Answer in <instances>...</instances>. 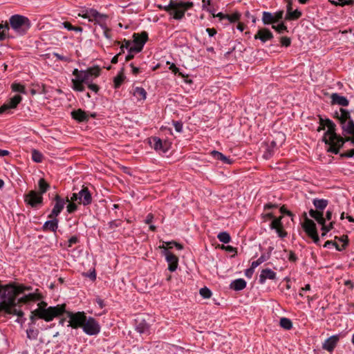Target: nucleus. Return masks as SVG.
<instances>
[{
    "label": "nucleus",
    "instance_id": "obj_1",
    "mask_svg": "<svg viewBox=\"0 0 354 354\" xmlns=\"http://www.w3.org/2000/svg\"><path fill=\"white\" fill-rule=\"evenodd\" d=\"M319 118V126L317 131L320 132L327 128V131L325 132L322 140L328 145V151L337 154L339 149L344 143V138L337 135L335 132V124L332 120L330 119H323L320 115Z\"/></svg>",
    "mask_w": 354,
    "mask_h": 354
},
{
    "label": "nucleus",
    "instance_id": "obj_2",
    "mask_svg": "<svg viewBox=\"0 0 354 354\" xmlns=\"http://www.w3.org/2000/svg\"><path fill=\"white\" fill-rule=\"evenodd\" d=\"M21 287H17L12 285L5 286L0 285V301L7 306L8 314L22 317L24 313L21 310L13 308L16 305V297L23 292Z\"/></svg>",
    "mask_w": 354,
    "mask_h": 354
},
{
    "label": "nucleus",
    "instance_id": "obj_3",
    "mask_svg": "<svg viewBox=\"0 0 354 354\" xmlns=\"http://www.w3.org/2000/svg\"><path fill=\"white\" fill-rule=\"evenodd\" d=\"M192 2H177L170 1L169 5L165 6H158L160 9H163L173 16L174 19L180 20L185 16L187 10L193 7Z\"/></svg>",
    "mask_w": 354,
    "mask_h": 354
},
{
    "label": "nucleus",
    "instance_id": "obj_4",
    "mask_svg": "<svg viewBox=\"0 0 354 354\" xmlns=\"http://www.w3.org/2000/svg\"><path fill=\"white\" fill-rule=\"evenodd\" d=\"M65 310L66 305L60 304L55 306H50L47 308H37L33 311V313L38 318L48 322L53 321L54 318L62 315L65 313Z\"/></svg>",
    "mask_w": 354,
    "mask_h": 354
},
{
    "label": "nucleus",
    "instance_id": "obj_5",
    "mask_svg": "<svg viewBox=\"0 0 354 354\" xmlns=\"http://www.w3.org/2000/svg\"><path fill=\"white\" fill-rule=\"evenodd\" d=\"M9 21L10 27L19 35L26 33L30 27V20L22 15H12Z\"/></svg>",
    "mask_w": 354,
    "mask_h": 354
},
{
    "label": "nucleus",
    "instance_id": "obj_6",
    "mask_svg": "<svg viewBox=\"0 0 354 354\" xmlns=\"http://www.w3.org/2000/svg\"><path fill=\"white\" fill-rule=\"evenodd\" d=\"M79 17L87 19L89 21L94 22L95 24L104 26L107 19V16L98 12L95 9H86L78 14Z\"/></svg>",
    "mask_w": 354,
    "mask_h": 354
},
{
    "label": "nucleus",
    "instance_id": "obj_7",
    "mask_svg": "<svg viewBox=\"0 0 354 354\" xmlns=\"http://www.w3.org/2000/svg\"><path fill=\"white\" fill-rule=\"evenodd\" d=\"M71 201H77L78 204L84 206L91 204L93 198L87 187L83 186L78 193H73L70 198Z\"/></svg>",
    "mask_w": 354,
    "mask_h": 354
},
{
    "label": "nucleus",
    "instance_id": "obj_8",
    "mask_svg": "<svg viewBox=\"0 0 354 354\" xmlns=\"http://www.w3.org/2000/svg\"><path fill=\"white\" fill-rule=\"evenodd\" d=\"M67 317H68V327H71L72 328H82L84 322L86 321V315L84 312H66Z\"/></svg>",
    "mask_w": 354,
    "mask_h": 354
},
{
    "label": "nucleus",
    "instance_id": "obj_9",
    "mask_svg": "<svg viewBox=\"0 0 354 354\" xmlns=\"http://www.w3.org/2000/svg\"><path fill=\"white\" fill-rule=\"evenodd\" d=\"M304 221L302 223V227L305 232L308 234L309 237H310L313 241L317 243L319 241V238L317 234L316 225L313 221L308 218L306 216V214L304 213Z\"/></svg>",
    "mask_w": 354,
    "mask_h": 354
},
{
    "label": "nucleus",
    "instance_id": "obj_10",
    "mask_svg": "<svg viewBox=\"0 0 354 354\" xmlns=\"http://www.w3.org/2000/svg\"><path fill=\"white\" fill-rule=\"evenodd\" d=\"M83 331L88 335H96L100 331V326L93 317H86V321L82 326Z\"/></svg>",
    "mask_w": 354,
    "mask_h": 354
},
{
    "label": "nucleus",
    "instance_id": "obj_11",
    "mask_svg": "<svg viewBox=\"0 0 354 354\" xmlns=\"http://www.w3.org/2000/svg\"><path fill=\"white\" fill-rule=\"evenodd\" d=\"M100 74V68L98 66L91 67L86 71H82L79 78L84 84H87L93 82Z\"/></svg>",
    "mask_w": 354,
    "mask_h": 354
},
{
    "label": "nucleus",
    "instance_id": "obj_12",
    "mask_svg": "<svg viewBox=\"0 0 354 354\" xmlns=\"http://www.w3.org/2000/svg\"><path fill=\"white\" fill-rule=\"evenodd\" d=\"M149 143L158 153H166L170 149L171 143L167 140L162 141L158 137L149 138Z\"/></svg>",
    "mask_w": 354,
    "mask_h": 354
},
{
    "label": "nucleus",
    "instance_id": "obj_13",
    "mask_svg": "<svg viewBox=\"0 0 354 354\" xmlns=\"http://www.w3.org/2000/svg\"><path fill=\"white\" fill-rule=\"evenodd\" d=\"M55 204L50 214L48 216L50 218H56L64 209L66 203L71 201V200L68 198L64 200L57 194L55 197Z\"/></svg>",
    "mask_w": 354,
    "mask_h": 354
},
{
    "label": "nucleus",
    "instance_id": "obj_14",
    "mask_svg": "<svg viewBox=\"0 0 354 354\" xmlns=\"http://www.w3.org/2000/svg\"><path fill=\"white\" fill-rule=\"evenodd\" d=\"M43 197L41 194L30 191L25 197V201L32 207H36L38 204H41Z\"/></svg>",
    "mask_w": 354,
    "mask_h": 354
},
{
    "label": "nucleus",
    "instance_id": "obj_15",
    "mask_svg": "<svg viewBox=\"0 0 354 354\" xmlns=\"http://www.w3.org/2000/svg\"><path fill=\"white\" fill-rule=\"evenodd\" d=\"M22 97L20 95H15L11 97L6 104L0 107V113H4L9 109H15L21 102Z\"/></svg>",
    "mask_w": 354,
    "mask_h": 354
},
{
    "label": "nucleus",
    "instance_id": "obj_16",
    "mask_svg": "<svg viewBox=\"0 0 354 354\" xmlns=\"http://www.w3.org/2000/svg\"><path fill=\"white\" fill-rule=\"evenodd\" d=\"M165 255L166 260L169 264L168 269L171 272H174L176 270L178 264V259L171 252L165 250Z\"/></svg>",
    "mask_w": 354,
    "mask_h": 354
},
{
    "label": "nucleus",
    "instance_id": "obj_17",
    "mask_svg": "<svg viewBox=\"0 0 354 354\" xmlns=\"http://www.w3.org/2000/svg\"><path fill=\"white\" fill-rule=\"evenodd\" d=\"M339 335H332L328 337L323 344L322 348L329 352H332L339 342Z\"/></svg>",
    "mask_w": 354,
    "mask_h": 354
},
{
    "label": "nucleus",
    "instance_id": "obj_18",
    "mask_svg": "<svg viewBox=\"0 0 354 354\" xmlns=\"http://www.w3.org/2000/svg\"><path fill=\"white\" fill-rule=\"evenodd\" d=\"M276 278L277 274L275 272L270 268H266L261 270L259 281L261 284H263L267 279L274 280Z\"/></svg>",
    "mask_w": 354,
    "mask_h": 354
},
{
    "label": "nucleus",
    "instance_id": "obj_19",
    "mask_svg": "<svg viewBox=\"0 0 354 354\" xmlns=\"http://www.w3.org/2000/svg\"><path fill=\"white\" fill-rule=\"evenodd\" d=\"M272 38V33L270 30L267 28H261L259 30L257 34L254 35L255 39H260L263 43L271 40Z\"/></svg>",
    "mask_w": 354,
    "mask_h": 354
},
{
    "label": "nucleus",
    "instance_id": "obj_20",
    "mask_svg": "<svg viewBox=\"0 0 354 354\" xmlns=\"http://www.w3.org/2000/svg\"><path fill=\"white\" fill-rule=\"evenodd\" d=\"M335 117L339 121L342 127L350 120V113L347 110L341 108L339 111L335 112Z\"/></svg>",
    "mask_w": 354,
    "mask_h": 354
},
{
    "label": "nucleus",
    "instance_id": "obj_21",
    "mask_svg": "<svg viewBox=\"0 0 354 354\" xmlns=\"http://www.w3.org/2000/svg\"><path fill=\"white\" fill-rule=\"evenodd\" d=\"M331 102L332 104H339L343 106H346L348 105V100L344 96H342L338 93H333L331 95Z\"/></svg>",
    "mask_w": 354,
    "mask_h": 354
},
{
    "label": "nucleus",
    "instance_id": "obj_22",
    "mask_svg": "<svg viewBox=\"0 0 354 354\" xmlns=\"http://www.w3.org/2000/svg\"><path fill=\"white\" fill-rule=\"evenodd\" d=\"M141 45L138 46L134 42L133 44H131L129 41H127L125 42L124 45H122L121 46V48H129L130 53H137L140 52L142 50V48L144 46V41H142L140 43Z\"/></svg>",
    "mask_w": 354,
    "mask_h": 354
},
{
    "label": "nucleus",
    "instance_id": "obj_23",
    "mask_svg": "<svg viewBox=\"0 0 354 354\" xmlns=\"http://www.w3.org/2000/svg\"><path fill=\"white\" fill-rule=\"evenodd\" d=\"M72 118L78 121V122H84L87 121L88 120V117L85 111L82 109H77L76 111H73L71 113Z\"/></svg>",
    "mask_w": 354,
    "mask_h": 354
},
{
    "label": "nucleus",
    "instance_id": "obj_24",
    "mask_svg": "<svg viewBox=\"0 0 354 354\" xmlns=\"http://www.w3.org/2000/svg\"><path fill=\"white\" fill-rule=\"evenodd\" d=\"M58 227V220L56 218H51L50 221H47L43 225L44 230H50L53 232L57 231Z\"/></svg>",
    "mask_w": 354,
    "mask_h": 354
},
{
    "label": "nucleus",
    "instance_id": "obj_25",
    "mask_svg": "<svg viewBox=\"0 0 354 354\" xmlns=\"http://www.w3.org/2000/svg\"><path fill=\"white\" fill-rule=\"evenodd\" d=\"M309 214L312 218L315 219L319 224L322 225L325 223V218L323 216V212L311 209L309 211Z\"/></svg>",
    "mask_w": 354,
    "mask_h": 354
},
{
    "label": "nucleus",
    "instance_id": "obj_26",
    "mask_svg": "<svg viewBox=\"0 0 354 354\" xmlns=\"http://www.w3.org/2000/svg\"><path fill=\"white\" fill-rule=\"evenodd\" d=\"M133 42L137 45H141L140 43L142 41H144V44L147 42L148 39V34L147 32L144 31L141 33H134L133 35Z\"/></svg>",
    "mask_w": 354,
    "mask_h": 354
},
{
    "label": "nucleus",
    "instance_id": "obj_27",
    "mask_svg": "<svg viewBox=\"0 0 354 354\" xmlns=\"http://www.w3.org/2000/svg\"><path fill=\"white\" fill-rule=\"evenodd\" d=\"M246 286V282L243 279H238L233 281L230 285L232 289L234 290H241Z\"/></svg>",
    "mask_w": 354,
    "mask_h": 354
},
{
    "label": "nucleus",
    "instance_id": "obj_28",
    "mask_svg": "<svg viewBox=\"0 0 354 354\" xmlns=\"http://www.w3.org/2000/svg\"><path fill=\"white\" fill-rule=\"evenodd\" d=\"M211 154L215 159L221 160L225 164L230 165L232 162V161L230 160L229 158L226 157L225 155H223L222 153L219 151L214 150L211 152Z\"/></svg>",
    "mask_w": 354,
    "mask_h": 354
},
{
    "label": "nucleus",
    "instance_id": "obj_29",
    "mask_svg": "<svg viewBox=\"0 0 354 354\" xmlns=\"http://www.w3.org/2000/svg\"><path fill=\"white\" fill-rule=\"evenodd\" d=\"M313 203L316 209L323 212V210L327 207L328 201L326 199L315 198Z\"/></svg>",
    "mask_w": 354,
    "mask_h": 354
},
{
    "label": "nucleus",
    "instance_id": "obj_30",
    "mask_svg": "<svg viewBox=\"0 0 354 354\" xmlns=\"http://www.w3.org/2000/svg\"><path fill=\"white\" fill-rule=\"evenodd\" d=\"M133 95L136 97L138 101H143L146 99L147 92L142 87H136L133 91Z\"/></svg>",
    "mask_w": 354,
    "mask_h": 354
},
{
    "label": "nucleus",
    "instance_id": "obj_31",
    "mask_svg": "<svg viewBox=\"0 0 354 354\" xmlns=\"http://www.w3.org/2000/svg\"><path fill=\"white\" fill-rule=\"evenodd\" d=\"M342 127L345 134L354 136V122L352 120H349L346 123H344Z\"/></svg>",
    "mask_w": 354,
    "mask_h": 354
},
{
    "label": "nucleus",
    "instance_id": "obj_32",
    "mask_svg": "<svg viewBox=\"0 0 354 354\" xmlns=\"http://www.w3.org/2000/svg\"><path fill=\"white\" fill-rule=\"evenodd\" d=\"M262 21L265 25H273L274 24L273 14L269 12H263L262 16Z\"/></svg>",
    "mask_w": 354,
    "mask_h": 354
},
{
    "label": "nucleus",
    "instance_id": "obj_33",
    "mask_svg": "<svg viewBox=\"0 0 354 354\" xmlns=\"http://www.w3.org/2000/svg\"><path fill=\"white\" fill-rule=\"evenodd\" d=\"M73 83V89L76 91L82 92L84 90V86H83L84 82L81 81L80 78H74L72 80Z\"/></svg>",
    "mask_w": 354,
    "mask_h": 354
},
{
    "label": "nucleus",
    "instance_id": "obj_34",
    "mask_svg": "<svg viewBox=\"0 0 354 354\" xmlns=\"http://www.w3.org/2000/svg\"><path fill=\"white\" fill-rule=\"evenodd\" d=\"M301 16V12L299 10H295L294 11H289L286 13V20H296L298 19Z\"/></svg>",
    "mask_w": 354,
    "mask_h": 354
},
{
    "label": "nucleus",
    "instance_id": "obj_35",
    "mask_svg": "<svg viewBox=\"0 0 354 354\" xmlns=\"http://www.w3.org/2000/svg\"><path fill=\"white\" fill-rule=\"evenodd\" d=\"M339 241L342 243V246L340 247L337 243H334V245L336 249L339 251H342L346 248L348 243V239L347 236H342L339 239Z\"/></svg>",
    "mask_w": 354,
    "mask_h": 354
},
{
    "label": "nucleus",
    "instance_id": "obj_36",
    "mask_svg": "<svg viewBox=\"0 0 354 354\" xmlns=\"http://www.w3.org/2000/svg\"><path fill=\"white\" fill-rule=\"evenodd\" d=\"M124 80V75L123 73V71H121L119 74L114 77L113 82H114V88H119Z\"/></svg>",
    "mask_w": 354,
    "mask_h": 354
},
{
    "label": "nucleus",
    "instance_id": "obj_37",
    "mask_svg": "<svg viewBox=\"0 0 354 354\" xmlns=\"http://www.w3.org/2000/svg\"><path fill=\"white\" fill-rule=\"evenodd\" d=\"M217 238L221 242H222L223 243H228L231 240V237H230L229 233H227L226 232H220L217 235Z\"/></svg>",
    "mask_w": 354,
    "mask_h": 354
},
{
    "label": "nucleus",
    "instance_id": "obj_38",
    "mask_svg": "<svg viewBox=\"0 0 354 354\" xmlns=\"http://www.w3.org/2000/svg\"><path fill=\"white\" fill-rule=\"evenodd\" d=\"M37 299H38V298H37L36 294H35V293H30L28 295H26L21 297L19 299V301L21 302V303H27L28 301H35Z\"/></svg>",
    "mask_w": 354,
    "mask_h": 354
},
{
    "label": "nucleus",
    "instance_id": "obj_39",
    "mask_svg": "<svg viewBox=\"0 0 354 354\" xmlns=\"http://www.w3.org/2000/svg\"><path fill=\"white\" fill-rule=\"evenodd\" d=\"M39 188V194L41 195L44 194L49 188V185L47 183L44 178H41L38 183Z\"/></svg>",
    "mask_w": 354,
    "mask_h": 354
},
{
    "label": "nucleus",
    "instance_id": "obj_40",
    "mask_svg": "<svg viewBox=\"0 0 354 354\" xmlns=\"http://www.w3.org/2000/svg\"><path fill=\"white\" fill-rule=\"evenodd\" d=\"M9 28H10L8 24H0V41H2L6 38Z\"/></svg>",
    "mask_w": 354,
    "mask_h": 354
},
{
    "label": "nucleus",
    "instance_id": "obj_41",
    "mask_svg": "<svg viewBox=\"0 0 354 354\" xmlns=\"http://www.w3.org/2000/svg\"><path fill=\"white\" fill-rule=\"evenodd\" d=\"M27 337L29 339H36L39 335V330L34 328H30L26 330Z\"/></svg>",
    "mask_w": 354,
    "mask_h": 354
},
{
    "label": "nucleus",
    "instance_id": "obj_42",
    "mask_svg": "<svg viewBox=\"0 0 354 354\" xmlns=\"http://www.w3.org/2000/svg\"><path fill=\"white\" fill-rule=\"evenodd\" d=\"M280 326L286 330H290L292 327V322L286 317H283L280 319Z\"/></svg>",
    "mask_w": 354,
    "mask_h": 354
},
{
    "label": "nucleus",
    "instance_id": "obj_43",
    "mask_svg": "<svg viewBox=\"0 0 354 354\" xmlns=\"http://www.w3.org/2000/svg\"><path fill=\"white\" fill-rule=\"evenodd\" d=\"M241 14L239 12H234L232 15H226L225 19H227L230 23H234L240 19Z\"/></svg>",
    "mask_w": 354,
    "mask_h": 354
},
{
    "label": "nucleus",
    "instance_id": "obj_44",
    "mask_svg": "<svg viewBox=\"0 0 354 354\" xmlns=\"http://www.w3.org/2000/svg\"><path fill=\"white\" fill-rule=\"evenodd\" d=\"M62 26L66 28L67 30H74V31H76V32H82V28L80 27V26H73L71 25V23L68 22V21H64L62 23Z\"/></svg>",
    "mask_w": 354,
    "mask_h": 354
},
{
    "label": "nucleus",
    "instance_id": "obj_45",
    "mask_svg": "<svg viewBox=\"0 0 354 354\" xmlns=\"http://www.w3.org/2000/svg\"><path fill=\"white\" fill-rule=\"evenodd\" d=\"M272 28L274 29L278 33L282 34L287 30V26L284 24V23H280L277 25H272Z\"/></svg>",
    "mask_w": 354,
    "mask_h": 354
},
{
    "label": "nucleus",
    "instance_id": "obj_46",
    "mask_svg": "<svg viewBox=\"0 0 354 354\" xmlns=\"http://www.w3.org/2000/svg\"><path fill=\"white\" fill-rule=\"evenodd\" d=\"M12 89L15 92H19V93H26L25 86L19 83H13L12 84Z\"/></svg>",
    "mask_w": 354,
    "mask_h": 354
},
{
    "label": "nucleus",
    "instance_id": "obj_47",
    "mask_svg": "<svg viewBox=\"0 0 354 354\" xmlns=\"http://www.w3.org/2000/svg\"><path fill=\"white\" fill-rule=\"evenodd\" d=\"M199 292L201 297L204 299H209L212 296L211 290L207 287L201 288Z\"/></svg>",
    "mask_w": 354,
    "mask_h": 354
},
{
    "label": "nucleus",
    "instance_id": "obj_48",
    "mask_svg": "<svg viewBox=\"0 0 354 354\" xmlns=\"http://www.w3.org/2000/svg\"><path fill=\"white\" fill-rule=\"evenodd\" d=\"M32 159L35 162H41L42 161V159H43V156H42V154L40 152H39L38 151L34 149L32 151Z\"/></svg>",
    "mask_w": 354,
    "mask_h": 354
},
{
    "label": "nucleus",
    "instance_id": "obj_49",
    "mask_svg": "<svg viewBox=\"0 0 354 354\" xmlns=\"http://www.w3.org/2000/svg\"><path fill=\"white\" fill-rule=\"evenodd\" d=\"M333 222H330L329 225H326L325 223L322 224V230L323 232L322 233V236H324L327 232H328L333 227Z\"/></svg>",
    "mask_w": 354,
    "mask_h": 354
},
{
    "label": "nucleus",
    "instance_id": "obj_50",
    "mask_svg": "<svg viewBox=\"0 0 354 354\" xmlns=\"http://www.w3.org/2000/svg\"><path fill=\"white\" fill-rule=\"evenodd\" d=\"M281 217L273 219V221H272V223L270 224L271 229L276 230L277 228L281 227L282 223H281Z\"/></svg>",
    "mask_w": 354,
    "mask_h": 354
},
{
    "label": "nucleus",
    "instance_id": "obj_51",
    "mask_svg": "<svg viewBox=\"0 0 354 354\" xmlns=\"http://www.w3.org/2000/svg\"><path fill=\"white\" fill-rule=\"evenodd\" d=\"M136 330L140 333H146L149 332V326L147 324L142 325L140 324L136 327Z\"/></svg>",
    "mask_w": 354,
    "mask_h": 354
},
{
    "label": "nucleus",
    "instance_id": "obj_52",
    "mask_svg": "<svg viewBox=\"0 0 354 354\" xmlns=\"http://www.w3.org/2000/svg\"><path fill=\"white\" fill-rule=\"evenodd\" d=\"M74 202L75 201H69L68 202L69 203H68V205L66 207L67 212L69 214H71V213L74 212L77 209V205Z\"/></svg>",
    "mask_w": 354,
    "mask_h": 354
},
{
    "label": "nucleus",
    "instance_id": "obj_53",
    "mask_svg": "<svg viewBox=\"0 0 354 354\" xmlns=\"http://www.w3.org/2000/svg\"><path fill=\"white\" fill-rule=\"evenodd\" d=\"M280 43L282 46L288 47L291 44V39L288 37H281Z\"/></svg>",
    "mask_w": 354,
    "mask_h": 354
},
{
    "label": "nucleus",
    "instance_id": "obj_54",
    "mask_svg": "<svg viewBox=\"0 0 354 354\" xmlns=\"http://www.w3.org/2000/svg\"><path fill=\"white\" fill-rule=\"evenodd\" d=\"M53 55L59 60L64 61L66 62H70L71 61V57L61 55L57 53H53Z\"/></svg>",
    "mask_w": 354,
    "mask_h": 354
},
{
    "label": "nucleus",
    "instance_id": "obj_55",
    "mask_svg": "<svg viewBox=\"0 0 354 354\" xmlns=\"http://www.w3.org/2000/svg\"><path fill=\"white\" fill-rule=\"evenodd\" d=\"M169 69L174 73V74H178L179 76H181L182 77H186L183 73L181 72H179L178 68L176 67V66L174 64H171L169 66Z\"/></svg>",
    "mask_w": 354,
    "mask_h": 354
},
{
    "label": "nucleus",
    "instance_id": "obj_56",
    "mask_svg": "<svg viewBox=\"0 0 354 354\" xmlns=\"http://www.w3.org/2000/svg\"><path fill=\"white\" fill-rule=\"evenodd\" d=\"M212 3V0H202V9L208 11L209 12H212V10L207 8V6H209Z\"/></svg>",
    "mask_w": 354,
    "mask_h": 354
},
{
    "label": "nucleus",
    "instance_id": "obj_57",
    "mask_svg": "<svg viewBox=\"0 0 354 354\" xmlns=\"http://www.w3.org/2000/svg\"><path fill=\"white\" fill-rule=\"evenodd\" d=\"M102 27V28L104 30V35L107 38V39H111V30L110 29H109L106 26V22H104V26H100Z\"/></svg>",
    "mask_w": 354,
    "mask_h": 354
},
{
    "label": "nucleus",
    "instance_id": "obj_58",
    "mask_svg": "<svg viewBox=\"0 0 354 354\" xmlns=\"http://www.w3.org/2000/svg\"><path fill=\"white\" fill-rule=\"evenodd\" d=\"M275 230L278 234V236L281 238H284L287 236V232L283 229V225L279 228H277Z\"/></svg>",
    "mask_w": 354,
    "mask_h": 354
},
{
    "label": "nucleus",
    "instance_id": "obj_59",
    "mask_svg": "<svg viewBox=\"0 0 354 354\" xmlns=\"http://www.w3.org/2000/svg\"><path fill=\"white\" fill-rule=\"evenodd\" d=\"M283 15V11H278L273 14L274 23L278 22L280 19H282Z\"/></svg>",
    "mask_w": 354,
    "mask_h": 354
},
{
    "label": "nucleus",
    "instance_id": "obj_60",
    "mask_svg": "<svg viewBox=\"0 0 354 354\" xmlns=\"http://www.w3.org/2000/svg\"><path fill=\"white\" fill-rule=\"evenodd\" d=\"M354 156V149L348 150L341 154L342 157L351 158Z\"/></svg>",
    "mask_w": 354,
    "mask_h": 354
},
{
    "label": "nucleus",
    "instance_id": "obj_61",
    "mask_svg": "<svg viewBox=\"0 0 354 354\" xmlns=\"http://www.w3.org/2000/svg\"><path fill=\"white\" fill-rule=\"evenodd\" d=\"M87 86L89 89H91V91H94L96 93L99 91V86L95 84H93L92 82H91V83L87 84Z\"/></svg>",
    "mask_w": 354,
    "mask_h": 354
},
{
    "label": "nucleus",
    "instance_id": "obj_62",
    "mask_svg": "<svg viewBox=\"0 0 354 354\" xmlns=\"http://www.w3.org/2000/svg\"><path fill=\"white\" fill-rule=\"evenodd\" d=\"M175 129L178 132H181L183 130V124L180 122H174Z\"/></svg>",
    "mask_w": 354,
    "mask_h": 354
},
{
    "label": "nucleus",
    "instance_id": "obj_63",
    "mask_svg": "<svg viewBox=\"0 0 354 354\" xmlns=\"http://www.w3.org/2000/svg\"><path fill=\"white\" fill-rule=\"evenodd\" d=\"M109 227L111 229H114L121 225V222L120 221H111L109 223Z\"/></svg>",
    "mask_w": 354,
    "mask_h": 354
},
{
    "label": "nucleus",
    "instance_id": "obj_64",
    "mask_svg": "<svg viewBox=\"0 0 354 354\" xmlns=\"http://www.w3.org/2000/svg\"><path fill=\"white\" fill-rule=\"evenodd\" d=\"M273 151L272 149H267L263 154V158L266 160L269 159L272 156Z\"/></svg>",
    "mask_w": 354,
    "mask_h": 354
}]
</instances>
